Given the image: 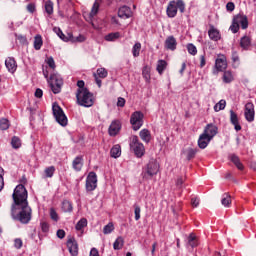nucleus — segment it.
<instances>
[{"mask_svg": "<svg viewBox=\"0 0 256 256\" xmlns=\"http://www.w3.org/2000/svg\"><path fill=\"white\" fill-rule=\"evenodd\" d=\"M11 217L13 221H19L22 225H28L33 217V210L29 204L25 206H17L11 208Z\"/></svg>", "mask_w": 256, "mask_h": 256, "instance_id": "nucleus-1", "label": "nucleus"}, {"mask_svg": "<svg viewBox=\"0 0 256 256\" xmlns=\"http://www.w3.org/2000/svg\"><path fill=\"white\" fill-rule=\"evenodd\" d=\"M28 197L29 194L27 192V188H25V185H17L12 194L13 203L11 208L15 209V207H23L25 205H29V201L27 200Z\"/></svg>", "mask_w": 256, "mask_h": 256, "instance_id": "nucleus-2", "label": "nucleus"}, {"mask_svg": "<svg viewBox=\"0 0 256 256\" xmlns=\"http://www.w3.org/2000/svg\"><path fill=\"white\" fill-rule=\"evenodd\" d=\"M43 75L45 79H47L52 93H54V95L61 93V89L63 88V77H61L59 73H53L49 77V71L45 69H43Z\"/></svg>", "mask_w": 256, "mask_h": 256, "instance_id": "nucleus-3", "label": "nucleus"}, {"mask_svg": "<svg viewBox=\"0 0 256 256\" xmlns=\"http://www.w3.org/2000/svg\"><path fill=\"white\" fill-rule=\"evenodd\" d=\"M177 11L185 13V2L183 0H171L166 8V14L169 19L177 17Z\"/></svg>", "mask_w": 256, "mask_h": 256, "instance_id": "nucleus-4", "label": "nucleus"}, {"mask_svg": "<svg viewBox=\"0 0 256 256\" xmlns=\"http://www.w3.org/2000/svg\"><path fill=\"white\" fill-rule=\"evenodd\" d=\"M77 103L80 107H93L95 104V98L93 97V93L89 90H85L83 92H76Z\"/></svg>", "mask_w": 256, "mask_h": 256, "instance_id": "nucleus-5", "label": "nucleus"}, {"mask_svg": "<svg viewBox=\"0 0 256 256\" xmlns=\"http://www.w3.org/2000/svg\"><path fill=\"white\" fill-rule=\"evenodd\" d=\"M130 151L134 153L135 157L141 159L145 155V145L139 141V137L134 135L130 138L129 142Z\"/></svg>", "mask_w": 256, "mask_h": 256, "instance_id": "nucleus-6", "label": "nucleus"}, {"mask_svg": "<svg viewBox=\"0 0 256 256\" xmlns=\"http://www.w3.org/2000/svg\"><path fill=\"white\" fill-rule=\"evenodd\" d=\"M52 111L57 123L61 125V127H67V123H68L67 115H65L63 108H61L59 104L54 103L52 105Z\"/></svg>", "mask_w": 256, "mask_h": 256, "instance_id": "nucleus-7", "label": "nucleus"}, {"mask_svg": "<svg viewBox=\"0 0 256 256\" xmlns=\"http://www.w3.org/2000/svg\"><path fill=\"white\" fill-rule=\"evenodd\" d=\"M145 115L141 111H135L131 114L130 123L132 125L133 131H139L143 127V119Z\"/></svg>", "mask_w": 256, "mask_h": 256, "instance_id": "nucleus-8", "label": "nucleus"}, {"mask_svg": "<svg viewBox=\"0 0 256 256\" xmlns=\"http://www.w3.org/2000/svg\"><path fill=\"white\" fill-rule=\"evenodd\" d=\"M86 191L87 193H91L97 189V173L89 172L88 176L86 177Z\"/></svg>", "mask_w": 256, "mask_h": 256, "instance_id": "nucleus-9", "label": "nucleus"}, {"mask_svg": "<svg viewBox=\"0 0 256 256\" xmlns=\"http://www.w3.org/2000/svg\"><path fill=\"white\" fill-rule=\"evenodd\" d=\"M215 69L216 71H213V75H217V73H221L227 69V57L225 55H218V58L215 60Z\"/></svg>", "mask_w": 256, "mask_h": 256, "instance_id": "nucleus-10", "label": "nucleus"}, {"mask_svg": "<svg viewBox=\"0 0 256 256\" xmlns=\"http://www.w3.org/2000/svg\"><path fill=\"white\" fill-rule=\"evenodd\" d=\"M244 117L248 123L255 121V105L253 102H248L244 108Z\"/></svg>", "mask_w": 256, "mask_h": 256, "instance_id": "nucleus-11", "label": "nucleus"}, {"mask_svg": "<svg viewBox=\"0 0 256 256\" xmlns=\"http://www.w3.org/2000/svg\"><path fill=\"white\" fill-rule=\"evenodd\" d=\"M159 173V163L155 159H150L148 164L146 165L145 174L149 177H153Z\"/></svg>", "mask_w": 256, "mask_h": 256, "instance_id": "nucleus-12", "label": "nucleus"}, {"mask_svg": "<svg viewBox=\"0 0 256 256\" xmlns=\"http://www.w3.org/2000/svg\"><path fill=\"white\" fill-rule=\"evenodd\" d=\"M217 133H219L217 125L210 123L206 125L202 134L207 135L209 139L213 140V137H215Z\"/></svg>", "mask_w": 256, "mask_h": 256, "instance_id": "nucleus-13", "label": "nucleus"}, {"mask_svg": "<svg viewBox=\"0 0 256 256\" xmlns=\"http://www.w3.org/2000/svg\"><path fill=\"white\" fill-rule=\"evenodd\" d=\"M234 22L241 26V29H247L249 27V19L245 14H237L233 17Z\"/></svg>", "mask_w": 256, "mask_h": 256, "instance_id": "nucleus-14", "label": "nucleus"}, {"mask_svg": "<svg viewBox=\"0 0 256 256\" xmlns=\"http://www.w3.org/2000/svg\"><path fill=\"white\" fill-rule=\"evenodd\" d=\"M67 247H68L70 255H72V256L79 255V245L77 244V240H75V238L68 239Z\"/></svg>", "mask_w": 256, "mask_h": 256, "instance_id": "nucleus-15", "label": "nucleus"}, {"mask_svg": "<svg viewBox=\"0 0 256 256\" xmlns=\"http://www.w3.org/2000/svg\"><path fill=\"white\" fill-rule=\"evenodd\" d=\"M164 47L167 51H175L177 49V39H175V36H168L164 42Z\"/></svg>", "mask_w": 256, "mask_h": 256, "instance_id": "nucleus-16", "label": "nucleus"}, {"mask_svg": "<svg viewBox=\"0 0 256 256\" xmlns=\"http://www.w3.org/2000/svg\"><path fill=\"white\" fill-rule=\"evenodd\" d=\"M118 17L120 19H131L133 17V11H131L129 6H122L118 10Z\"/></svg>", "mask_w": 256, "mask_h": 256, "instance_id": "nucleus-17", "label": "nucleus"}, {"mask_svg": "<svg viewBox=\"0 0 256 256\" xmlns=\"http://www.w3.org/2000/svg\"><path fill=\"white\" fill-rule=\"evenodd\" d=\"M208 37L211 41H221V32L214 26H210V29L208 30Z\"/></svg>", "mask_w": 256, "mask_h": 256, "instance_id": "nucleus-18", "label": "nucleus"}, {"mask_svg": "<svg viewBox=\"0 0 256 256\" xmlns=\"http://www.w3.org/2000/svg\"><path fill=\"white\" fill-rule=\"evenodd\" d=\"M121 131V123L119 121H113L108 129L110 137H115Z\"/></svg>", "mask_w": 256, "mask_h": 256, "instance_id": "nucleus-19", "label": "nucleus"}, {"mask_svg": "<svg viewBox=\"0 0 256 256\" xmlns=\"http://www.w3.org/2000/svg\"><path fill=\"white\" fill-rule=\"evenodd\" d=\"M199 152L198 148H187L182 150V155H185L187 161H191V159H195V156Z\"/></svg>", "mask_w": 256, "mask_h": 256, "instance_id": "nucleus-20", "label": "nucleus"}, {"mask_svg": "<svg viewBox=\"0 0 256 256\" xmlns=\"http://www.w3.org/2000/svg\"><path fill=\"white\" fill-rule=\"evenodd\" d=\"M6 68L8 69L9 73H15L17 71V61H15V58L8 57L5 60Z\"/></svg>", "mask_w": 256, "mask_h": 256, "instance_id": "nucleus-21", "label": "nucleus"}, {"mask_svg": "<svg viewBox=\"0 0 256 256\" xmlns=\"http://www.w3.org/2000/svg\"><path fill=\"white\" fill-rule=\"evenodd\" d=\"M211 138L207 137V134H201L198 139V147L199 149H207L209 143H211Z\"/></svg>", "mask_w": 256, "mask_h": 256, "instance_id": "nucleus-22", "label": "nucleus"}, {"mask_svg": "<svg viewBox=\"0 0 256 256\" xmlns=\"http://www.w3.org/2000/svg\"><path fill=\"white\" fill-rule=\"evenodd\" d=\"M230 123L234 125L235 131H241V124H239V116L235 111L230 110Z\"/></svg>", "mask_w": 256, "mask_h": 256, "instance_id": "nucleus-23", "label": "nucleus"}, {"mask_svg": "<svg viewBox=\"0 0 256 256\" xmlns=\"http://www.w3.org/2000/svg\"><path fill=\"white\" fill-rule=\"evenodd\" d=\"M228 159L239 169V171H243L245 169V166H243V163L241 162V159H239V156L236 154H230L228 156Z\"/></svg>", "mask_w": 256, "mask_h": 256, "instance_id": "nucleus-24", "label": "nucleus"}, {"mask_svg": "<svg viewBox=\"0 0 256 256\" xmlns=\"http://www.w3.org/2000/svg\"><path fill=\"white\" fill-rule=\"evenodd\" d=\"M222 73H223V76H222L223 83L229 84L235 81V76H233V72L231 70H224L222 71Z\"/></svg>", "mask_w": 256, "mask_h": 256, "instance_id": "nucleus-25", "label": "nucleus"}, {"mask_svg": "<svg viewBox=\"0 0 256 256\" xmlns=\"http://www.w3.org/2000/svg\"><path fill=\"white\" fill-rule=\"evenodd\" d=\"M240 47L244 51H249V48L251 47V37L245 35L240 39Z\"/></svg>", "mask_w": 256, "mask_h": 256, "instance_id": "nucleus-26", "label": "nucleus"}, {"mask_svg": "<svg viewBox=\"0 0 256 256\" xmlns=\"http://www.w3.org/2000/svg\"><path fill=\"white\" fill-rule=\"evenodd\" d=\"M72 167L74 171H81L83 169V156H77L72 162Z\"/></svg>", "mask_w": 256, "mask_h": 256, "instance_id": "nucleus-27", "label": "nucleus"}, {"mask_svg": "<svg viewBox=\"0 0 256 256\" xmlns=\"http://www.w3.org/2000/svg\"><path fill=\"white\" fill-rule=\"evenodd\" d=\"M140 138L144 143H151V131L149 129L144 128L139 132Z\"/></svg>", "mask_w": 256, "mask_h": 256, "instance_id": "nucleus-28", "label": "nucleus"}, {"mask_svg": "<svg viewBox=\"0 0 256 256\" xmlns=\"http://www.w3.org/2000/svg\"><path fill=\"white\" fill-rule=\"evenodd\" d=\"M165 69H167V61L165 60H158L156 71L159 73V75H163L165 73Z\"/></svg>", "mask_w": 256, "mask_h": 256, "instance_id": "nucleus-29", "label": "nucleus"}, {"mask_svg": "<svg viewBox=\"0 0 256 256\" xmlns=\"http://www.w3.org/2000/svg\"><path fill=\"white\" fill-rule=\"evenodd\" d=\"M110 155L113 159H119L121 157V146L119 144L113 146L110 150Z\"/></svg>", "mask_w": 256, "mask_h": 256, "instance_id": "nucleus-30", "label": "nucleus"}, {"mask_svg": "<svg viewBox=\"0 0 256 256\" xmlns=\"http://www.w3.org/2000/svg\"><path fill=\"white\" fill-rule=\"evenodd\" d=\"M197 245H199V243L197 242V236H195V234L193 233L189 234L187 246L191 247L192 249H195Z\"/></svg>", "mask_w": 256, "mask_h": 256, "instance_id": "nucleus-31", "label": "nucleus"}, {"mask_svg": "<svg viewBox=\"0 0 256 256\" xmlns=\"http://www.w3.org/2000/svg\"><path fill=\"white\" fill-rule=\"evenodd\" d=\"M62 211H64V213H72L73 212V203H71V201H69V200H64L62 202Z\"/></svg>", "mask_w": 256, "mask_h": 256, "instance_id": "nucleus-32", "label": "nucleus"}, {"mask_svg": "<svg viewBox=\"0 0 256 256\" xmlns=\"http://www.w3.org/2000/svg\"><path fill=\"white\" fill-rule=\"evenodd\" d=\"M41 47H43V37H41V35L37 34L34 37V49L36 51H39L41 49Z\"/></svg>", "mask_w": 256, "mask_h": 256, "instance_id": "nucleus-33", "label": "nucleus"}, {"mask_svg": "<svg viewBox=\"0 0 256 256\" xmlns=\"http://www.w3.org/2000/svg\"><path fill=\"white\" fill-rule=\"evenodd\" d=\"M221 204L224 207H231V195H229L228 193H224L222 195Z\"/></svg>", "mask_w": 256, "mask_h": 256, "instance_id": "nucleus-34", "label": "nucleus"}, {"mask_svg": "<svg viewBox=\"0 0 256 256\" xmlns=\"http://www.w3.org/2000/svg\"><path fill=\"white\" fill-rule=\"evenodd\" d=\"M44 9L47 15H53V1L47 0L44 2Z\"/></svg>", "mask_w": 256, "mask_h": 256, "instance_id": "nucleus-35", "label": "nucleus"}, {"mask_svg": "<svg viewBox=\"0 0 256 256\" xmlns=\"http://www.w3.org/2000/svg\"><path fill=\"white\" fill-rule=\"evenodd\" d=\"M133 57H139L141 55V42H136L132 47Z\"/></svg>", "mask_w": 256, "mask_h": 256, "instance_id": "nucleus-36", "label": "nucleus"}, {"mask_svg": "<svg viewBox=\"0 0 256 256\" xmlns=\"http://www.w3.org/2000/svg\"><path fill=\"white\" fill-rule=\"evenodd\" d=\"M123 245H124L123 237H118L113 244V249L115 251H119L123 249Z\"/></svg>", "mask_w": 256, "mask_h": 256, "instance_id": "nucleus-37", "label": "nucleus"}, {"mask_svg": "<svg viewBox=\"0 0 256 256\" xmlns=\"http://www.w3.org/2000/svg\"><path fill=\"white\" fill-rule=\"evenodd\" d=\"M85 227H87V218H81L77 222L75 229H76V231H81V230L85 229Z\"/></svg>", "mask_w": 256, "mask_h": 256, "instance_id": "nucleus-38", "label": "nucleus"}, {"mask_svg": "<svg viewBox=\"0 0 256 256\" xmlns=\"http://www.w3.org/2000/svg\"><path fill=\"white\" fill-rule=\"evenodd\" d=\"M226 106L227 101L222 99L214 106V111H216V113H219V111H223V109H225Z\"/></svg>", "mask_w": 256, "mask_h": 256, "instance_id": "nucleus-39", "label": "nucleus"}, {"mask_svg": "<svg viewBox=\"0 0 256 256\" xmlns=\"http://www.w3.org/2000/svg\"><path fill=\"white\" fill-rule=\"evenodd\" d=\"M121 37V33L119 32H112L105 36V41H115Z\"/></svg>", "mask_w": 256, "mask_h": 256, "instance_id": "nucleus-40", "label": "nucleus"}, {"mask_svg": "<svg viewBox=\"0 0 256 256\" xmlns=\"http://www.w3.org/2000/svg\"><path fill=\"white\" fill-rule=\"evenodd\" d=\"M44 175L46 178L51 179V177H53V175H55V166H49V167L45 168Z\"/></svg>", "mask_w": 256, "mask_h": 256, "instance_id": "nucleus-41", "label": "nucleus"}, {"mask_svg": "<svg viewBox=\"0 0 256 256\" xmlns=\"http://www.w3.org/2000/svg\"><path fill=\"white\" fill-rule=\"evenodd\" d=\"M11 145H12L13 149H20L21 139L17 136H13L11 139Z\"/></svg>", "mask_w": 256, "mask_h": 256, "instance_id": "nucleus-42", "label": "nucleus"}, {"mask_svg": "<svg viewBox=\"0 0 256 256\" xmlns=\"http://www.w3.org/2000/svg\"><path fill=\"white\" fill-rule=\"evenodd\" d=\"M99 13V4L98 2H94L92 9L89 13V18L93 19V17H95V15H97Z\"/></svg>", "mask_w": 256, "mask_h": 256, "instance_id": "nucleus-43", "label": "nucleus"}, {"mask_svg": "<svg viewBox=\"0 0 256 256\" xmlns=\"http://www.w3.org/2000/svg\"><path fill=\"white\" fill-rule=\"evenodd\" d=\"M186 49L190 55H193V56L197 55V46L194 45L193 43H188L186 45Z\"/></svg>", "mask_w": 256, "mask_h": 256, "instance_id": "nucleus-44", "label": "nucleus"}, {"mask_svg": "<svg viewBox=\"0 0 256 256\" xmlns=\"http://www.w3.org/2000/svg\"><path fill=\"white\" fill-rule=\"evenodd\" d=\"M114 230H115V226L113 225V223L110 222L104 226L103 233L104 235H109L110 233H113Z\"/></svg>", "mask_w": 256, "mask_h": 256, "instance_id": "nucleus-45", "label": "nucleus"}, {"mask_svg": "<svg viewBox=\"0 0 256 256\" xmlns=\"http://www.w3.org/2000/svg\"><path fill=\"white\" fill-rule=\"evenodd\" d=\"M9 120L7 118H2L0 120V129L1 131H7V129H9Z\"/></svg>", "mask_w": 256, "mask_h": 256, "instance_id": "nucleus-46", "label": "nucleus"}, {"mask_svg": "<svg viewBox=\"0 0 256 256\" xmlns=\"http://www.w3.org/2000/svg\"><path fill=\"white\" fill-rule=\"evenodd\" d=\"M86 39L83 34H79L77 37H74L72 34L71 43H84Z\"/></svg>", "mask_w": 256, "mask_h": 256, "instance_id": "nucleus-47", "label": "nucleus"}, {"mask_svg": "<svg viewBox=\"0 0 256 256\" xmlns=\"http://www.w3.org/2000/svg\"><path fill=\"white\" fill-rule=\"evenodd\" d=\"M96 75L100 79H105V77H107V75H108V72L105 68H98L96 71Z\"/></svg>", "mask_w": 256, "mask_h": 256, "instance_id": "nucleus-48", "label": "nucleus"}, {"mask_svg": "<svg viewBox=\"0 0 256 256\" xmlns=\"http://www.w3.org/2000/svg\"><path fill=\"white\" fill-rule=\"evenodd\" d=\"M77 92L76 93H79L80 91L83 92V91H89V89L87 87H85V81L83 80H78L77 81Z\"/></svg>", "mask_w": 256, "mask_h": 256, "instance_id": "nucleus-49", "label": "nucleus"}, {"mask_svg": "<svg viewBox=\"0 0 256 256\" xmlns=\"http://www.w3.org/2000/svg\"><path fill=\"white\" fill-rule=\"evenodd\" d=\"M60 39L62 41H64L65 43H69V41L71 42V39H73V33L68 32V33L64 34L62 32V36L60 35Z\"/></svg>", "mask_w": 256, "mask_h": 256, "instance_id": "nucleus-50", "label": "nucleus"}, {"mask_svg": "<svg viewBox=\"0 0 256 256\" xmlns=\"http://www.w3.org/2000/svg\"><path fill=\"white\" fill-rule=\"evenodd\" d=\"M134 215L135 221H139V219H141V207L137 204L134 205Z\"/></svg>", "mask_w": 256, "mask_h": 256, "instance_id": "nucleus-51", "label": "nucleus"}, {"mask_svg": "<svg viewBox=\"0 0 256 256\" xmlns=\"http://www.w3.org/2000/svg\"><path fill=\"white\" fill-rule=\"evenodd\" d=\"M40 229L42 233H49V223L45 221L40 222Z\"/></svg>", "mask_w": 256, "mask_h": 256, "instance_id": "nucleus-52", "label": "nucleus"}, {"mask_svg": "<svg viewBox=\"0 0 256 256\" xmlns=\"http://www.w3.org/2000/svg\"><path fill=\"white\" fill-rule=\"evenodd\" d=\"M50 218L52 219V221H59V214H57L55 208L50 209Z\"/></svg>", "mask_w": 256, "mask_h": 256, "instance_id": "nucleus-53", "label": "nucleus"}, {"mask_svg": "<svg viewBox=\"0 0 256 256\" xmlns=\"http://www.w3.org/2000/svg\"><path fill=\"white\" fill-rule=\"evenodd\" d=\"M239 28L240 26L235 22V20H232V24L230 26V31H232V33H239Z\"/></svg>", "mask_w": 256, "mask_h": 256, "instance_id": "nucleus-54", "label": "nucleus"}, {"mask_svg": "<svg viewBox=\"0 0 256 256\" xmlns=\"http://www.w3.org/2000/svg\"><path fill=\"white\" fill-rule=\"evenodd\" d=\"M47 65L50 67V69H55V59H53V56H50L46 60Z\"/></svg>", "mask_w": 256, "mask_h": 256, "instance_id": "nucleus-55", "label": "nucleus"}, {"mask_svg": "<svg viewBox=\"0 0 256 256\" xmlns=\"http://www.w3.org/2000/svg\"><path fill=\"white\" fill-rule=\"evenodd\" d=\"M26 9L28 13H35V11H37V6L35 5V3H29Z\"/></svg>", "mask_w": 256, "mask_h": 256, "instance_id": "nucleus-56", "label": "nucleus"}, {"mask_svg": "<svg viewBox=\"0 0 256 256\" xmlns=\"http://www.w3.org/2000/svg\"><path fill=\"white\" fill-rule=\"evenodd\" d=\"M3 167L0 166V191H3V187H5V182L3 180Z\"/></svg>", "mask_w": 256, "mask_h": 256, "instance_id": "nucleus-57", "label": "nucleus"}, {"mask_svg": "<svg viewBox=\"0 0 256 256\" xmlns=\"http://www.w3.org/2000/svg\"><path fill=\"white\" fill-rule=\"evenodd\" d=\"M19 43H21V45H27V36H23L21 34L16 35Z\"/></svg>", "mask_w": 256, "mask_h": 256, "instance_id": "nucleus-58", "label": "nucleus"}, {"mask_svg": "<svg viewBox=\"0 0 256 256\" xmlns=\"http://www.w3.org/2000/svg\"><path fill=\"white\" fill-rule=\"evenodd\" d=\"M14 247L15 249H21V247H23V240H21L20 238H16L14 240Z\"/></svg>", "mask_w": 256, "mask_h": 256, "instance_id": "nucleus-59", "label": "nucleus"}, {"mask_svg": "<svg viewBox=\"0 0 256 256\" xmlns=\"http://www.w3.org/2000/svg\"><path fill=\"white\" fill-rule=\"evenodd\" d=\"M226 9L227 11H229L230 13H232V11H235V3L233 2H228L226 4Z\"/></svg>", "mask_w": 256, "mask_h": 256, "instance_id": "nucleus-60", "label": "nucleus"}, {"mask_svg": "<svg viewBox=\"0 0 256 256\" xmlns=\"http://www.w3.org/2000/svg\"><path fill=\"white\" fill-rule=\"evenodd\" d=\"M56 235L58 239H65V230L63 229L57 230Z\"/></svg>", "mask_w": 256, "mask_h": 256, "instance_id": "nucleus-61", "label": "nucleus"}, {"mask_svg": "<svg viewBox=\"0 0 256 256\" xmlns=\"http://www.w3.org/2000/svg\"><path fill=\"white\" fill-rule=\"evenodd\" d=\"M34 95L37 99H41V97H43V90L41 88H37Z\"/></svg>", "mask_w": 256, "mask_h": 256, "instance_id": "nucleus-62", "label": "nucleus"}, {"mask_svg": "<svg viewBox=\"0 0 256 256\" xmlns=\"http://www.w3.org/2000/svg\"><path fill=\"white\" fill-rule=\"evenodd\" d=\"M125 103H126L125 98L119 97L117 101V107H125Z\"/></svg>", "mask_w": 256, "mask_h": 256, "instance_id": "nucleus-63", "label": "nucleus"}, {"mask_svg": "<svg viewBox=\"0 0 256 256\" xmlns=\"http://www.w3.org/2000/svg\"><path fill=\"white\" fill-rule=\"evenodd\" d=\"M89 256H99V250H97V248H92Z\"/></svg>", "mask_w": 256, "mask_h": 256, "instance_id": "nucleus-64", "label": "nucleus"}]
</instances>
